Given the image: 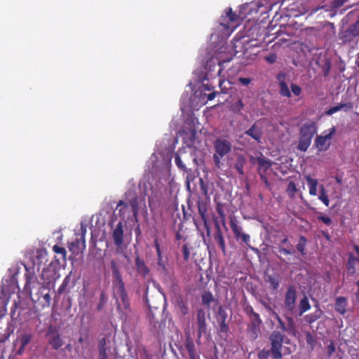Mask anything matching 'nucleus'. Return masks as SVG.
<instances>
[{
  "label": "nucleus",
  "instance_id": "nucleus-49",
  "mask_svg": "<svg viewBox=\"0 0 359 359\" xmlns=\"http://www.w3.org/2000/svg\"><path fill=\"white\" fill-rule=\"evenodd\" d=\"M33 336L32 334H22L20 337V344L22 345V348H25V346L29 344L32 339Z\"/></svg>",
  "mask_w": 359,
  "mask_h": 359
},
{
  "label": "nucleus",
  "instance_id": "nucleus-61",
  "mask_svg": "<svg viewBox=\"0 0 359 359\" xmlns=\"http://www.w3.org/2000/svg\"><path fill=\"white\" fill-rule=\"evenodd\" d=\"M244 311L246 313V315L249 317L252 315L256 314L257 313L254 311L253 308L250 305H247L244 308Z\"/></svg>",
  "mask_w": 359,
  "mask_h": 359
},
{
  "label": "nucleus",
  "instance_id": "nucleus-50",
  "mask_svg": "<svg viewBox=\"0 0 359 359\" xmlns=\"http://www.w3.org/2000/svg\"><path fill=\"white\" fill-rule=\"evenodd\" d=\"M226 18L231 22H238V16L233 12L231 8H229L226 11Z\"/></svg>",
  "mask_w": 359,
  "mask_h": 359
},
{
  "label": "nucleus",
  "instance_id": "nucleus-9",
  "mask_svg": "<svg viewBox=\"0 0 359 359\" xmlns=\"http://www.w3.org/2000/svg\"><path fill=\"white\" fill-rule=\"evenodd\" d=\"M58 269L55 266L49 264L48 267L43 269L41 273V278L44 280V283L46 286H53L55 282L60 278Z\"/></svg>",
  "mask_w": 359,
  "mask_h": 359
},
{
  "label": "nucleus",
  "instance_id": "nucleus-6",
  "mask_svg": "<svg viewBox=\"0 0 359 359\" xmlns=\"http://www.w3.org/2000/svg\"><path fill=\"white\" fill-rule=\"evenodd\" d=\"M32 300L43 308L50 306L51 302L50 287L42 285L37 292L32 297Z\"/></svg>",
  "mask_w": 359,
  "mask_h": 359
},
{
  "label": "nucleus",
  "instance_id": "nucleus-44",
  "mask_svg": "<svg viewBox=\"0 0 359 359\" xmlns=\"http://www.w3.org/2000/svg\"><path fill=\"white\" fill-rule=\"evenodd\" d=\"M175 162L177 168L183 172H187V166L178 153L175 154Z\"/></svg>",
  "mask_w": 359,
  "mask_h": 359
},
{
  "label": "nucleus",
  "instance_id": "nucleus-10",
  "mask_svg": "<svg viewBox=\"0 0 359 359\" xmlns=\"http://www.w3.org/2000/svg\"><path fill=\"white\" fill-rule=\"evenodd\" d=\"M110 266L113 275V285L117 290V293L126 292L125 283L123 280L119 268L114 259L111 260Z\"/></svg>",
  "mask_w": 359,
  "mask_h": 359
},
{
  "label": "nucleus",
  "instance_id": "nucleus-31",
  "mask_svg": "<svg viewBox=\"0 0 359 359\" xmlns=\"http://www.w3.org/2000/svg\"><path fill=\"white\" fill-rule=\"evenodd\" d=\"M311 305L307 297L304 296L301 299L298 306V316H302L305 312L310 310Z\"/></svg>",
  "mask_w": 359,
  "mask_h": 359
},
{
  "label": "nucleus",
  "instance_id": "nucleus-34",
  "mask_svg": "<svg viewBox=\"0 0 359 359\" xmlns=\"http://www.w3.org/2000/svg\"><path fill=\"white\" fill-rule=\"evenodd\" d=\"M53 252L60 255L59 258H57L55 256V260L58 263H60V259H62L64 262L66 261L67 251L65 248L59 246L58 245H55L53 247Z\"/></svg>",
  "mask_w": 359,
  "mask_h": 359
},
{
  "label": "nucleus",
  "instance_id": "nucleus-16",
  "mask_svg": "<svg viewBox=\"0 0 359 359\" xmlns=\"http://www.w3.org/2000/svg\"><path fill=\"white\" fill-rule=\"evenodd\" d=\"M197 326L198 331V338H201L202 335L207 332V324L205 312L203 309L197 311Z\"/></svg>",
  "mask_w": 359,
  "mask_h": 359
},
{
  "label": "nucleus",
  "instance_id": "nucleus-14",
  "mask_svg": "<svg viewBox=\"0 0 359 359\" xmlns=\"http://www.w3.org/2000/svg\"><path fill=\"white\" fill-rule=\"evenodd\" d=\"M228 314L226 309L222 306L218 307L217 320L219 326L221 333L227 334L229 331V326L227 323Z\"/></svg>",
  "mask_w": 359,
  "mask_h": 359
},
{
  "label": "nucleus",
  "instance_id": "nucleus-19",
  "mask_svg": "<svg viewBox=\"0 0 359 359\" xmlns=\"http://www.w3.org/2000/svg\"><path fill=\"white\" fill-rule=\"evenodd\" d=\"M278 252L283 255H291L294 253V250L292 248V245L287 238V237L284 238L281 242L280 245L276 247Z\"/></svg>",
  "mask_w": 359,
  "mask_h": 359
},
{
  "label": "nucleus",
  "instance_id": "nucleus-20",
  "mask_svg": "<svg viewBox=\"0 0 359 359\" xmlns=\"http://www.w3.org/2000/svg\"><path fill=\"white\" fill-rule=\"evenodd\" d=\"M257 163H258V172L259 175L264 173L266 174L267 170L270 169L271 167V161L266 159L262 153H260V156L256 157Z\"/></svg>",
  "mask_w": 359,
  "mask_h": 359
},
{
  "label": "nucleus",
  "instance_id": "nucleus-53",
  "mask_svg": "<svg viewBox=\"0 0 359 359\" xmlns=\"http://www.w3.org/2000/svg\"><path fill=\"white\" fill-rule=\"evenodd\" d=\"M270 354H271V349L266 350L264 348L259 351L257 355L258 359H268Z\"/></svg>",
  "mask_w": 359,
  "mask_h": 359
},
{
  "label": "nucleus",
  "instance_id": "nucleus-38",
  "mask_svg": "<svg viewBox=\"0 0 359 359\" xmlns=\"http://www.w3.org/2000/svg\"><path fill=\"white\" fill-rule=\"evenodd\" d=\"M307 244V239L304 236L301 235L299 236L298 243L297 244V250L302 255H306V247Z\"/></svg>",
  "mask_w": 359,
  "mask_h": 359
},
{
  "label": "nucleus",
  "instance_id": "nucleus-17",
  "mask_svg": "<svg viewBox=\"0 0 359 359\" xmlns=\"http://www.w3.org/2000/svg\"><path fill=\"white\" fill-rule=\"evenodd\" d=\"M123 223L122 221L118 222L116 228L113 231L112 238L114 242V244L117 247H121L123 243Z\"/></svg>",
  "mask_w": 359,
  "mask_h": 359
},
{
  "label": "nucleus",
  "instance_id": "nucleus-2",
  "mask_svg": "<svg viewBox=\"0 0 359 359\" xmlns=\"http://www.w3.org/2000/svg\"><path fill=\"white\" fill-rule=\"evenodd\" d=\"M213 162L216 168H220L222 165L221 160L231 151L232 144L229 140L217 138L213 142Z\"/></svg>",
  "mask_w": 359,
  "mask_h": 359
},
{
  "label": "nucleus",
  "instance_id": "nucleus-18",
  "mask_svg": "<svg viewBox=\"0 0 359 359\" xmlns=\"http://www.w3.org/2000/svg\"><path fill=\"white\" fill-rule=\"evenodd\" d=\"M184 346L189 353L190 359H200V355L196 350L195 344L189 335L186 337Z\"/></svg>",
  "mask_w": 359,
  "mask_h": 359
},
{
  "label": "nucleus",
  "instance_id": "nucleus-57",
  "mask_svg": "<svg viewBox=\"0 0 359 359\" xmlns=\"http://www.w3.org/2000/svg\"><path fill=\"white\" fill-rule=\"evenodd\" d=\"M233 110L235 112H238L241 111L243 108V104L242 100L240 99L236 103H234L232 106Z\"/></svg>",
  "mask_w": 359,
  "mask_h": 359
},
{
  "label": "nucleus",
  "instance_id": "nucleus-59",
  "mask_svg": "<svg viewBox=\"0 0 359 359\" xmlns=\"http://www.w3.org/2000/svg\"><path fill=\"white\" fill-rule=\"evenodd\" d=\"M277 55L276 53H270L265 57V60L269 64H273L276 62Z\"/></svg>",
  "mask_w": 359,
  "mask_h": 359
},
{
  "label": "nucleus",
  "instance_id": "nucleus-46",
  "mask_svg": "<svg viewBox=\"0 0 359 359\" xmlns=\"http://www.w3.org/2000/svg\"><path fill=\"white\" fill-rule=\"evenodd\" d=\"M305 340L306 344L310 346V347L313 349L316 344V337L311 334L310 332H306L305 333Z\"/></svg>",
  "mask_w": 359,
  "mask_h": 359
},
{
  "label": "nucleus",
  "instance_id": "nucleus-24",
  "mask_svg": "<svg viewBox=\"0 0 359 359\" xmlns=\"http://www.w3.org/2000/svg\"><path fill=\"white\" fill-rule=\"evenodd\" d=\"M135 262L137 271L138 272V273L142 276L143 277H146L149 273V269L147 266L144 261L142 259H141L139 256H137L135 258Z\"/></svg>",
  "mask_w": 359,
  "mask_h": 359
},
{
  "label": "nucleus",
  "instance_id": "nucleus-8",
  "mask_svg": "<svg viewBox=\"0 0 359 359\" xmlns=\"http://www.w3.org/2000/svg\"><path fill=\"white\" fill-rule=\"evenodd\" d=\"M31 315L30 309L25 306L21 302H14L11 311V317L13 320L20 322L27 320Z\"/></svg>",
  "mask_w": 359,
  "mask_h": 359
},
{
  "label": "nucleus",
  "instance_id": "nucleus-41",
  "mask_svg": "<svg viewBox=\"0 0 359 359\" xmlns=\"http://www.w3.org/2000/svg\"><path fill=\"white\" fill-rule=\"evenodd\" d=\"M346 36L351 37H359V25L353 23L349 26L348 29L346 31Z\"/></svg>",
  "mask_w": 359,
  "mask_h": 359
},
{
  "label": "nucleus",
  "instance_id": "nucleus-40",
  "mask_svg": "<svg viewBox=\"0 0 359 359\" xmlns=\"http://www.w3.org/2000/svg\"><path fill=\"white\" fill-rule=\"evenodd\" d=\"M318 198L323 202V203L328 207L330 205L329 197L327 194V191L323 185L320 186V196Z\"/></svg>",
  "mask_w": 359,
  "mask_h": 359
},
{
  "label": "nucleus",
  "instance_id": "nucleus-56",
  "mask_svg": "<svg viewBox=\"0 0 359 359\" xmlns=\"http://www.w3.org/2000/svg\"><path fill=\"white\" fill-rule=\"evenodd\" d=\"M259 303H260V304H262V306H264V307L267 311H269V312H271V315H273V311H275L272 309L271 304H270L268 301H266V300H265V299H261L259 300Z\"/></svg>",
  "mask_w": 359,
  "mask_h": 359
},
{
  "label": "nucleus",
  "instance_id": "nucleus-64",
  "mask_svg": "<svg viewBox=\"0 0 359 359\" xmlns=\"http://www.w3.org/2000/svg\"><path fill=\"white\" fill-rule=\"evenodd\" d=\"M154 246H155V248L156 250L157 257L158 258H161V257H162V255H161V247H160V245L158 243V241L157 238H156L154 239Z\"/></svg>",
  "mask_w": 359,
  "mask_h": 359
},
{
  "label": "nucleus",
  "instance_id": "nucleus-33",
  "mask_svg": "<svg viewBox=\"0 0 359 359\" xmlns=\"http://www.w3.org/2000/svg\"><path fill=\"white\" fill-rule=\"evenodd\" d=\"M99 359H107L106 338L103 337L98 341Z\"/></svg>",
  "mask_w": 359,
  "mask_h": 359
},
{
  "label": "nucleus",
  "instance_id": "nucleus-63",
  "mask_svg": "<svg viewBox=\"0 0 359 359\" xmlns=\"http://www.w3.org/2000/svg\"><path fill=\"white\" fill-rule=\"evenodd\" d=\"M182 253L184 260H188L189 258L190 252L187 244L184 245L182 247Z\"/></svg>",
  "mask_w": 359,
  "mask_h": 359
},
{
  "label": "nucleus",
  "instance_id": "nucleus-22",
  "mask_svg": "<svg viewBox=\"0 0 359 359\" xmlns=\"http://www.w3.org/2000/svg\"><path fill=\"white\" fill-rule=\"evenodd\" d=\"M177 312L182 316H185L189 313L188 302L184 299L182 296H178L175 299Z\"/></svg>",
  "mask_w": 359,
  "mask_h": 359
},
{
  "label": "nucleus",
  "instance_id": "nucleus-32",
  "mask_svg": "<svg viewBox=\"0 0 359 359\" xmlns=\"http://www.w3.org/2000/svg\"><path fill=\"white\" fill-rule=\"evenodd\" d=\"M305 180L309 187V194L311 196L317 195V187L318 182L317 180L312 178L310 175H306Z\"/></svg>",
  "mask_w": 359,
  "mask_h": 359
},
{
  "label": "nucleus",
  "instance_id": "nucleus-55",
  "mask_svg": "<svg viewBox=\"0 0 359 359\" xmlns=\"http://www.w3.org/2000/svg\"><path fill=\"white\" fill-rule=\"evenodd\" d=\"M291 91L295 96H299L302 93V88L299 86L295 83L291 84Z\"/></svg>",
  "mask_w": 359,
  "mask_h": 359
},
{
  "label": "nucleus",
  "instance_id": "nucleus-62",
  "mask_svg": "<svg viewBox=\"0 0 359 359\" xmlns=\"http://www.w3.org/2000/svg\"><path fill=\"white\" fill-rule=\"evenodd\" d=\"M318 219L323 222L325 224L329 226L332 224V219L329 217L326 216H318Z\"/></svg>",
  "mask_w": 359,
  "mask_h": 359
},
{
  "label": "nucleus",
  "instance_id": "nucleus-13",
  "mask_svg": "<svg viewBox=\"0 0 359 359\" xmlns=\"http://www.w3.org/2000/svg\"><path fill=\"white\" fill-rule=\"evenodd\" d=\"M47 337L49 344L55 350L59 349L63 345V341L57 330L52 326L48 328Z\"/></svg>",
  "mask_w": 359,
  "mask_h": 359
},
{
  "label": "nucleus",
  "instance_id": "nucleus-28",
  "mask_svg": "<svg viewBox=\"0 0 359 359\" xmlns=\"http://www.w3.org/2000/svg\"><path fill=\"white\" fill-rule=\"evenodd\" d=\"M353 108V104L351 102L346 103H340L337 106H334L330 107L328 110L326 111V114L331 116L333 114L340 111L341 109H344L345 110H350Z\"/></svg>",
  "mask_w": 359,
  "mask_h": 359
},
{
  "label": "nucleus",
  "instance_id": "nucleus-23",
  "mask_svg": "<svg viewBox=\"0 0 359 359\" xmlns=\"http://www.w3.org/2000/svg\"><path fill=\"white\" fill-rule=\"evenodd\" d=\"M264 279L269 287L272 290H276L280 285V277L278 274H265Z\"/></svg>",
  "mask_w": 359,
  "mask_h": 359
},
{
  "label": "nucleus",
  "instance_id": "nucleus-42",
  "mask_svg": "<svg viewBox=\"0 0 359 359\" xmlns=\"http://www.w3.org/2000/svg\"><path fill=\"white\" fill-rule=\"evenodd\" d=\"M280 94L283 97H290L291 92L285 81H280Z\"/></svg>",
  "mask_w": 359,
  "mask_h": 359
},
{
  "label": "nucleus",
  "instance_id": "nucleus-45",
  "mask_svg": "<svg viewBox=\"0 0 359 359\" xmlns=\"http://www.w3.org/2000/svg\"><path fill=\"white\" fill-rule=\"evenodd\" d=\"M118 295L121 298V302H122L124 309L129 310L130 304V300H129L127 292L126 291L123 292L118 293Z\"/></svg>",
  "mask_w": 359,
  "mask_h": 359
},
{
  "label": "nucleus",
  "instance_id": "nucleus-36",
  "mask_svg": "<svg viewBox=\"0 0 359 359\" xmlns=\"http://www.w3.org/2000/svg\"><path fill=\"white\" fill-rule=\"evenodd\" d=\"M184 142L189 147H194L196 140V131L195 129H192L189 131V133H187V136L184 137Z\"/></svg>",
  "mask_w": 359,
  "mask_h": 359
},
{
  "label": "nucleus",
  "instance_id": "nucleus-35",
  "mask_svg": "<svg viewBox=\"0 0 359 359\" xmlns=\"http://www.w3.org/2000/svg\"><path fill=\"white\" fill-rule=\"evenodd\" d=\"M128 205H129L132 209L133 216L136 218L139 212V198L134 194L130 199H129Z\"/></svg>",
  "mask_w": 359,
  "mask_h": 359
},
{
  "label": "nucleus",
  "instance_id": "nucleus-30",
  "mask_svg": "<svg viewBox=\"0 0 359 359\" xmlns=\"http://www.w3.org/2000/svg\"><path fill=\"white\" fill-rule=\"evenodd\" d=\"M316 307H317V309L315 311V312H313L312 313H309L304 316V320L306 323H307L309 324H311L321 318V316L323 315V311L318 306H317Z\"/></svg>",
  "mask_w": 359,
  "mask_h": 359
},
{
  "label": "nucleus",
  "instance_id": "nucleus-43",
  "mask_svg": "<svg viewBox=\"0 0 359 359\" xmlns=\"http://www.w3.org/2000/svg\"><path fill=\"white\" fill-rule=\"evenodd\" d=\"M286 194L290 198H294L295 194L297 192V188L294 182H290L285 190Z\"/></svg>",
  "mask_w": 359,
  "mask_h": 359
},
{
  "label": "nucleus",
  "instance_id": "nucleus-21",
  "mask_svg": "<svg viewBox=\"0 0 359 359\" xmlns=\"http://www.w3.org/2000/svg\"><path fill=\"white\" fill-rule=\"evenodd\" d=\"M245 134L251 137L257 143H261L262 137V129L259 128L255 123L252 126L245 132Z\"/></svg>",
  "mask_w": 359,
  "mask_h": 359
},
{
  "label": "nucleus",
  "instance_id": "nucleus-37",
  "mask_svg": "<svg viewBox=\"0 0 359 359\" xmlns=\"http://www.w3.org/2000/svg\"><path fill=\"white\" fill-rule=\"evenodd\" d=\"M116 210L118 211L119 217L124 220L126 218V212L128 210V205L125 201L120 200L116 206Z\"/></svg>",
  "mask_w": 359,
  "mask_h": 359
},
{
  "label": "nucleus",
  "instance_id": "nucleus-60",
  "mask_svg": "<svg viewBox=\"0 0 359 359\" xmlns=\"http://www.w3.org/2000/svg\"><path fill=\"white\" fill-rule=\"evenodd\" d=\"M240 240L244 243L245 244H246L248 247H250V236L248 233H243L241 237H240Z\"/></svg>",
  "mask_w": 359,
  "mask_h": 359
},
{
  "label": "nucleus",
  "instance_id": "nucleus-11",
  "mask_svg": "<svg viewBox=\"0 0 359 359\" xmlns=\"http://www.w3.org/2000/svg\"><path fill=\"white\" fill-rule=\"evenodd\" d=\"M353 248L354 249L356 255L355 256L352 252L348 253V259L346 264V269L348 274L353 276L356 273L357 266H359V245H353Z\"/></svg>",
  "mask_w": 359,
  "mask_h": 359
},
{
  "label": "nucleus",
  "instance_id": "nucleus-26",
  "mask_svg": "<svg viewBox=\"0 0 359 359\" xmlns=\"http://www.w3.org/2000/svg\"><path fill=\"white\" fill-rule=\"evenodd\" d=\"M230 226L233 233L235 238L237 241H239L241 236L243 233V228L239 225L238 222L234 217L230 218Z\"/></svg>",
  "mask_w": 359,
  "mask_h": 359
},
{
  "label": "nucleus",
  "instance_id": "nucleus-27",
  "mask_svg": "<svg viewBox=\"0 0 359 359\" xmlns=\"http://www.w3.org/2000/svg\"><path fill=\"white\" fill-rule=\"evenodd\" d=\"M246 163L247 159L243 155L239 154L236 156V159L234 163V169L240 175H244L243 168Z\"/></svg>",
  "mask_w": 359,
  "mask_h": 359
},
{
  "label": "nucleus",
  "instance_id": "nucleus-7",
  "mask_svg": "<svg viewBox=\"0 0 359 359\" xmlns=\"http://www.w3.org/2000/svg\"><path fill=\"white\" fill-rule=\"evenodd\" d=\"M297 292L294 286L287 287L285 294L283 306L287 313L292 315L295 310Z\"/></svg>",
  "mask_w": 359,
  "mask_h": 359
},
{
  "label": "nucleus",
  "instance_id": "nucleus-48",
  "mask_svg": "<svg viewBox=\"0 0 359 359\" xmlns=\"http://www.w3.org/2000/svg\"><path fill=\"white\" fill-rule=\"evenodd\" d=\"M70 280H71V272L65 278L62 284L59 287L58 290H57L59 294H62L63 292H65L67 287L68 286V285L70 283Z\"/></svg>",
  "mask_w": 359,
  "mask_h": 359
},
{
  "label": "nucleus",
  "instance_id": "nucleus-3",
  "mask_svg": "<svg viewBox=\"0 0 359 359\" xmlns=\"http://www.w3.org/2000/svg\"><path fill=\"white\" fill-rule=\"evenodd\" d=\"M285 335L280 331L274 330L271 332L269 340L271 342V352L273 359H280L283 357L282 348Z\"/></svg>",
  "mask_w": 359,
  "mask_h": 359
},
{
  "label": "nucleus",
  "instance_id": "nucleus-54",
  "mask_svg": "<svg viewBox=\"0 0 359 359\" xmlns=\"http://www.w3.org/2000/svg\"><path fill=\"white\" fill-rule=\"evenodd\" d=\"M286 319L287 320V326L286 332H293L294 331V320L291 316H286Z\"/></svg>",
  "mask_w": 359,
  "mask_h": 359
},
{
  "label": "nucleus",
  "instance_id": "nucleus-58",
  "mask_svg": "<svg viewBox=\"0 0 359 359\" xmlns=\"http://www.w3.org/2000/svg\"><path fill=\"white\" fill-rule=\"evenodd\" d=\"M347 0H333L331 2L332 8H338L342 6Z\"/></svg>",
  "mask_w": 359,
  "mask_h": 359
},
{
  "label": "nucleus",
  "instance_id": "nucleus-15",
  "mask_svg": "<svg viewBox=\"0 0 359 359\" xmlns=\"http://www.w3.org/2000/svg\"><path fill=\"white\" fill-rule=\"evenodd\" d=\"M214 223H215V233L213 235L214 241L218 244L219 247L222 251V253L224 255H226V245H225V241L224 238L222 231V229L219 224V222L217 221V219H214Z\"/></svg>",
  "mask_w": 359,
  "mask_h": 359
},
{
  "label": "nucleus",
  "instance_id": "nucleus-12",
  "mask_svg": "<svg viewBox=\"0 0 359 359\" xmlns=\"http://www.w3.org/2000/svg\"><path fill=\"white\" fill-rule=\"evenodd\" d=\"M250 323L248 325V332L252 339H256L260 333V327L262 324V320L259 315L256 313L248 317Z\"/></svg>",
  "mask_w": 359,
  "mask_h": 359
},
{
  "label": "nucleus",
  "instance_id": "nucleus-25",
  "mask_svg": "<svg viewBox=\"0 0 359 359\" xmlns=\"http://www.w3.org/2000/svg\"><path fill=\"white\" fill-rule=\"evenodd\" d=\"M347 299L344 297H338L335 299L334 309L337 312L344 315L346 312Z\"/></svg>",
  "mask_w": 359,
  "mask_h": 359
},
{
  "label": "nucleus",
  "instance_id": "nucleus-51",
  "mask_svg": "<svg viewBox=\"0 0 359 359\" xmlns=\"http://www.w3.org/2000/svg\"><path fill=\"white\" fill-rule=\"evenodd\" d=\"M26 269V273H25V278H26V283H25V287L30 285L32 282H34L36 277L34 272H29L27 267L25 266Z\"/></svg>",
  "mask_w": 359,
  "mask_h": 359
},
{
  "label": "nucleus",
  "instance_id": "nucleus-1",
  "mask_svg": "<svg viewBox=\"0 0 359 359\" xmlns=\"http://www.w3.org/2000/svg\"><path fill=\"white\" fill-rule=\"evenodd\" d=\"M317 132L316 123L313 121L304 123L300 128L297 149L306 151L311 144L312 139Z\"/></svg>",
  "mask_w": 359,
  "mask_h": 359
},
{
  "label": "nucleus",
  "instance_id": "nucleus-52",
  "mask_svg": "<svg viewBox=\"0 0 359 359\" xmlns=\"http://www.w3.org/2000/svg\"><path fill=\"white\" fill-rule=\"evenodd\" d=\"M216 210L220 217H224L225 212L224 203H222V202H217Z\"/></svg>",
  "mask_w": 359,
  "mask_h": 359
},
{
  "label": "nucleus",
  "instance_id": "nucleus-29",
  "mask_svg": "<svg viewBox=\"0 0 359 359\" xmlns=\"http://www.w3.org/2000/svg\"><path fill=\"white\" fill-rule=\"evenodd\" d=\"M84 231H86V230H84ZM84 234H85V232L83 233L81 239L76 238L74 242H72L69 244V249L74 254H78V252L76 251V250H79L80 248V245H82L83 248H85L86 241H85Z\"/></svg>",
  "mask_w": 359,
  "mask_h": 359
},
{
  "label": "nucleus",
  "instance_id": "nucleus-4",
  "mask_svg": "<svg viewBox=\"0 0 359 359\" xmlns=\"http://www.w3.org/2000/svg\"><path fill=\"white\" fill-rule=\"evenodd\" d=\"M201 189L203 190V194L205 195L206 199L202 200L198 199L197 201V208L198 212L202 219L203 223V226L207 231L208 235L210 233V226L208 224V200H209V196H208V189L204 185L203 182L201 184Z\"/></svg>",
  "mask_w": 359,
  "mask_h": 359
},
{
  "label": "nucleus",
  "instance_id": "nucleus-39",
  "mask_svg": "<svg viewBox=\"0 0 359 359\" xmlns=\"http://www.w3.org/2000/svg\"><path fill=\"white\" fill-rule=\"evenodd\" d=\"M203 305L210 307V303L214 301V297L211 292L205 291L201 295Z\"/></svg>",
  "mask_w": 359,
  "mask_h": 359
},
{
  "label": "nucleus",
  "instance_id": "nucleus-5",
  "mask_svg": "<svg viewBox=\"0 0 359 359\" xmlns=\"http://www.w3.org/2000/svg\"><path fill=\"white\" fill-rule=\"evenodd\" d=\"M336 133V128L332 126L331 128L323 132V135H317L315 139V146L320 151H327L331 144V139Z\"/></svg>",
  "mask_w": 359,
  "mask_h": 359
},
{
  "label": "nucleus",
  "instance_id": "nucleus-47",
  "mask_svg": "<svg viewBox=\"0 0 359 359\" xmlns=\"http://www.w3.org/2000/svg\"><path fill=\"white\" fill-rule=\"evenodd\" d=\"M272 316L278 321V325L277 327L278 329H280L283 332H286L287 326L285 325V323L281 319L280 316L276 311H273Z\"/></svg>",
  "mask_w": 359,
  "mask_h": 359
}]
</instances>
